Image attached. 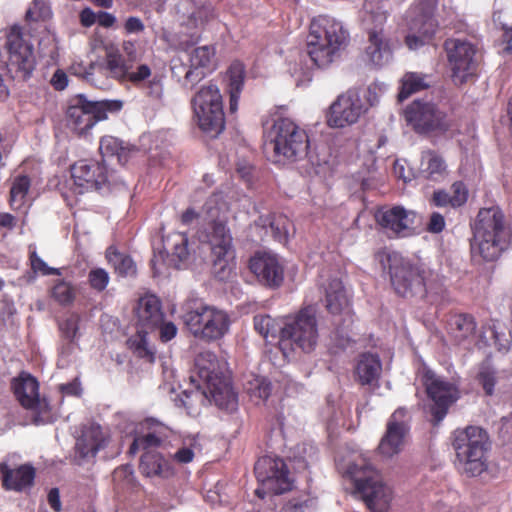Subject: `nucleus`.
<instances>
[{
	"label": "nucleus",
	"instance_id": "nucleus-25",
	"mask_svg": "<svg viewBox=\"0 0 512 512\" xmlns=\"http://www.w3.org/2000/svg\"><path fill=\"white\" fill-rule=\"evenodd\" d=\"M94 108L93 101L82 94L72 98L65 113L67 127L78 135L86 134L99 122Z\"/></svg>",
	"mask_w": 512,
	"mask_h": 512
},
{
	"label": "nucleus",
	"instance_id": "nucleus-44",
	"mask_svg": "<svg viewBox=\"0 0 512 512\" xmlns=\"http://www.w3.org/2000/svg\"><path fill=\"white\" fill-rule=\"evenodd\" d=\"M163 439L164 436L158 431L137 435L129 447V453L136 454L139 450L154 451L153 448L159 447Z\"/></svg>",
	"mask_w": 512,
	"mask_h": 512
},
{
	"label": "nucleus",
	"instance_id": "nucleus-31",
	"mask_svg": "<svg viewBox=\"0 0 512 512\" xmlns=\"http://www.w3.org/2000/svg\"><path fill=\"white\" fill-rule=\"evenodd\" d=\"M382 371V363L377 354L371 352L361 353L354 366L355 380L361 385H371L377 381Z\"/></svg>",
	"mask_w": 512,
	"mask_h": 512
},
{
	"label": "nucleus",
	"instance_id": "nucleus-19",
	"mask_svg": "<svg viewBox=\"0 0 512 512\" xmlns=\"http://www.w3.org/2000/svg\"><path fill=\"white\" fill-rule=\"evenodd\" d=\"M444 49L452 70V77L460 83H464L477 69V48L471 42L464 39H447Z\"/></svg>",
	"mask_w": 512,
	"mask_h": 512
},
{
	"label": "nucleus",
	"instance_id": "nucleus-5",
	"mask_svg": "<svg viewBox=\"0 0 512 512\" xmlns=\"http://www.w3.org/2000/svg\"><path fill=\"white\" fill-rule=\"evenodd\" d=\"M376 258L388 270L391 285L403 298H424L430 289L432 271L425 265L413 263L397 252L378 251Z\"/></svg>",
	"mask_w": 512,
	"mask_h": 512
},
{
	"label": "nucleus",
	"instance_id": "nucleus-37",
	"mask_svg": "<svg viewBox=\"0 0 512 512\" xmlns=\"http://www.w3.org/2000/svg\"><path fill=\"white\" fill-rule=\"evenodd\" d=\"M428 75L419 72H406L401 79L398 100L404 101L412 94L429 88Z\"/></svg>",
	"mask_w": 512,
	"mask_h": 512
},
{
	"label": "nucleus",
	"instance_id": "nucleus-13",
	"mask_svg": "<svg viewBox=\"0 0 512 512\" xmlns=\"http://www.w3.org/2000/svg\"><path fill=\"white\" fill-rule=\"evenodd\" d=\"M198 127L211 137L225 129L222 95L215 84L202 86L191 101Z\"/></svg>",
	"mask_w": 512,
	"mask_h": 512
},
{
	"label": "nucleus",
	"instance_id": "nucleus-45",
	"mask_svg": "<svg viewBox=\"0 0 512 512\" xmlns=\"http://www.w3.org/2000/svg\"><path fill=\"white\" fill-rule=\"evenodd\" d=\"M30 188V179L23 175L17 177L10 190V205L13 209H20Z\"/></svg>",
	"mask_w": 512,
	"mask_h": 512
},
{
	"label": "nucleus",
	"instance_id": "nucleus-47",
	"mask_svg": "<svg viewBox=\"0 0 512 512\" xmlns=\"http://www.w3.org/2000/svg\"><path fill=\"white\" fill-rule=\"evenodd\" d=\"M290 220L283 214L273 213L270 229L273 237L279 241L284 242L287 240L289 232Z\"/></svg>",
	"mask_w": 512,
	"mask_h": 512
},
{
	"label": "nucleus",
	"instance_id": "nucleus-29",
	"mask_svg": "<svg viewBox=\"0 0 512 512\" xmlns=\"http://www.w3.org/2000/svg\"><path fill=\"white\" fill-rule=\"evenodd\" d=\"M0 474L5 490L22 491L32 486L35 479V469L29 464L12 469L6 463H0Z\"/></svg>",
	"mask_w": 512,
	"mask_h": 512
},
{
	"label": "nucleus",
	"instance_id": "nucleus-10",
	"mask_svg": "<svg viewBox=\"0 0 512 512\" xmlns=\"http://www.w3.org/2000/svg\"><path fill=\"white\" fill-rule=\"evenodd\" d=\"M318 338L316 310L312 306H306L295 315L285 318L279 349L285 357L296 348L309 353L316 348Z\"/></svg>",
	"mask_w": 512,
	"mask_h": 512
},
{
	"label": "nucleus",
	"instance_id": "nucleus-53",
	"mask_svg": "<svg viewBox=\"0 0 512 512\" xmlns=\"http://www.w3.org/2000/svg\"><path fill=\"white\" fill-rule=\"evenodd\" d=\"M452 208L461 207L467 202L468 190L462 181H456L451 186Z\"/></svg>",
	"mask_w": 512,
	"mask_h": 512
},
{
	"label": "nucleus",
	"instance_id": "nucleus-58",
	"mask_svg": "<svg viewBox=\"0 0 512 512\" xmlns=\"http://www.w3.org/2000/svg\"><path fill=\"white\" fill-rule=\"evenodd\" d=\"M144 29V23L139 17L130 16L124 23V30L127 34L141 33Z\"/></svg>",
	"mask_w": 512,
	"mask_h": 512
},
{
	"label": "nucleus",
	"instance_id": "nucleus-35",
	"mask_svg": "<svg viewBox=\"0 0 512 512\" xmlns=\"http://www.w3.org/2000/svg\"><path fill=\"white\" fill-rule=\"evenodd\" d=\"M105 257L118 276L133 277L136 275L137 267L131 256L120 252L114 246L107 248Z\"/></svg>",
	"mask_w": 512,
	"mask_h": 512
},
{
	"label": "nucleus",
	"instance_id": "nucleus-52",
	"mask_svg": "<svg viewBox=\"0 0 512 512\" xmlns=\"http://www.w3.org/2000/svg\"><path fill=\"white\" fill-rule=\"evenodd\" d=\"M29 261L31 270L34 273H41L42 275H61V271L58 268L49 267L37 254L35 250L30 251Z\"/></svg>",
	"mask_w": 512,
	"mask_h": 512
},
{
	"label": "nucleus",
	"instance_id": "nucleus-21",
	"mask_svg": "<svg viewBox=\"0 0 512 512\" xmlns=\"http://www.w3.org/2000/svg\"><path fill=\"white\" fill-rule=\"evenodd\" d=\"M404 117L417 133L446 132L450 127L446 114L429 102L413 101L406 107Z\"/></svg>",
	"mask_w": 512,
	"mask_h": 512
},
{
	"label": "nucleus",
	"instance_id": "nucleus-26",
	"mask_svg": "<svg viewBox=\"0 0 512 512\" xmlns=\"http://www.w3.org/2000/svg\"><path fill=\"white\" fill-rule=\"evenodd\" d=\"M109 435L98 424L84 426L76 440L75 454L79 464L94 459L100 450L107 447Z\"/></svg>",
	"mask_w": 512,
	"mask_h": 512
},
{
	"label": "nucleus",
	"instance_id": "nucleus-2",
	"mask_svg": "<svg viewBox=\"0 0 512 512\" xmlns=\"http://www.w3.org/2000/svg\"><path fill=\"white\" fill-rule=\"evenodd\" d=\"M349 43L350 33L341 21L328 15H318L311 20L306 51L318 68L329 67Z\"/></svg>",
	"mask_w": 512,
	"mask_h": 512
},
{
	"label": "nucleus",
	"instance_id": "nucleus-28",
	"mask_svg": "<svg viewBox=\"0 0 512 512\" xmlns=\"http://www.w3.org/2000/svg\"><path fill=\"white\" fill-rule=\"evenodd\" d=\"M367 59L376 66H382L392 57L391 40L383 27L375 26L367 30L364 48Z\"/></svg>",
	"mask_w": 512,
	"mask_h": 512
},
{
	"label": "nucleus",
	"instance_id": "nucleus-38",
	"mask_svg": "<svg viewBox=\"0 0 512 512\" xmlns=\"http://www.w3.org/2000/svg\"><path fill=\"white\" fill-rule=\"evenodd\" d=\"M100 153L103 157L116 156L120 164L124 165L135 149L124 146L123 142L113 136H104L100 140L99 145Z\"/></svg>",
	"mask_w": 512,
	"mask_h": 512
},
{
	"label": "nucleus",
	"instance_id": "nucleus-23",
	"mask_svg": "<svg viewBox=\"0 0 512 512\" xmlns=\"http://www.w3.org/2000/svg\"><path fill=\"white\" fill-rule=\"evenodd\" d=\"M70 172L75 191L79 194L99 190L109 182L106 165L93 159L78 160L71 166Z\"/></svg>",
	"mask_w": 512,
	"mask_h": 512
},
{
	"label": "nucleus",
	"instance_id": "nucleus-16",
	"mask_svg": "<svg viewBox=\"0 0 512 512\" xmlns=\"http://www.w3.org/2000/svg\"><path fill=\"white\" fill-rule=\"evenodd\" d=\"M421 382L428 398L433 402L430 412L436 425L445 418L450 406L459 399V389L454 383L438 376L427 366L421 369Z\"/></svg>",
	"mask_w": 512,
	"mask_h": 512
},
{
	"label": "nucleus",
	"instance_id": "nucleus-4",
	"mask_svg": "<svg viewBox=\"0 0 512 512\" xmlns=\"http://www.w3.org/2000/svg\"><path fill=\"white\" fill-rule=\"evenodd\" d=\"M225 363L211 351L200 352L195 358V375L191 376L196 387L205 397H211L223 410L234 411L238 405L237 394L224 374Z\"/></svg>",
	"mask_w": 512,
	"mask_h": 512
},
{
	"label": "nucleus",
	"instance_id": "nucleus-61",
	"mask_svg": "<svg viewBox=\"0 0 512 512\" xmlns=\"http://www.w3.org/2000/svg\"><path fill=\"white\" fill-rule=\"evenodd\" d=\"M50 82L55 90L62 91L68 85V77L63 70L57 69L53 74Z\"/></svg>",
	"mask_w": 512,
	"mask_h": 512
},
{
	"label": "nucleus",
	"instance_id": "nucleus-17",
	"mask_svg": "<svg viewBox=\"0 0 512 512\" xmlns=\"http://www.w3.org/2000/svg\"><path fill=\"white\" fill-rule=\"evenodd\" d=\"M371 94L372 91L368 88L364 95L368 103L363 101L360 92L356 89H350L339 95L330 105L327 125L332 128H343L356 123L360 116L374 105L370 99Z\"/></svg>",
	"mask_w": 512,
	"mask_h": 512
},
{
	"label": "nucleus",
	"instance_id": "nucleus-49",
	"mask_svg": "<svg viewBox=\"0 0 512 512\" xmlns=\"http://www.w3.org/2000/svg\"><path fill=\"white\" fill-rule=\"evenodd\" d=\"M51 15L49 7L43 0H33L32 5L28 8L25 14L27 21H44Z\"/></svg>",
	"mask_w": 512,
	"mask_h": 512
},
{
	"label": "nucleus",
	"instance_id": "nucleus-40",
	"mask_svg": "<svg viewBox=\"0 0 512 512\" xmlns=\"http://www.w3.org/2000/svg\"><path fill=\"white\" fill-rule=\"evenodd\" d=\"M254 329L263 338L272 340L282 338L284 321L272 318L267 314H258L253 318Z\"/></svg>",
	"mask_w": 512,
	"mask_h": 512
},
{
	"label": "nucleus",
	"instance_id": "nucleus-56",
	"mask_svg": "<svg viewBox=\"0 0 512 512\" xmlns=\"http://www.w3.org/2000/svg\"><path fill=\"white\" fill-rule=\"evenodd\" d=\"M445 228V219L439 212H433L427 224V231L430 233H440Z\"/></svg>",
	"mask_w": 512,
	"mask_h": 512
},
{
	"label": "nucleus",
	"instance_id": "nucleus-7",
	"mask_svg": "<svg viewBox=\"0 0 512 512\" xmlns=\"http://www.w3.org/2000/svg\"><path fill=\"white\" fill-rule=\"evenodd\" d=\"M452 447L456 465L467 477H477L488 469L489 435L479 426H467L453 432Z\"/></svg>",
	"mask_w": 512,
	"mask_h": 512
},
{
	"label": "nucleus",
	"instance_id": "nucleus-54",
	"mask_svg": "<svg viewBox=\"0 0 512 512\" xmlns=\"http://www.w3.org/2000/svg\"><path fill=\"white\" fill-rule=\"evenodd\" d=\"M499 438L505 444H512V413L501 419Z\"/></svg>",
	"mask_w": 512,
	"mask_h": 512
},
{
	"label": "nucleus",
	"instance_id": "nucleus-48",
	"mask_svg": "<svg viewBox=\"0 0 512 512\" xmlns=\"http://www.w3.org/2000/svg\"><path fill=\"white\" fill-rule=\"evenodd\" d=\"M479 385L482 386L487 396H492L497 382L496 371L489 366H482L476 376Z\"/></svg>",
	"mask_w": 512,
	"mask_h": 512
},
{
	"label": "nucleus",
	"instance_id": "nucleus-62",
	"mask_svg": "<svg viewBox=\"0 0 512 512\" xmlns=\"http://www.w3.org/2000/svg\"><path fill=\"white\" fill-rule=\"evenodd\" d=\"M193 459L194 451L190 447H181L173 455V460L180 464L190 463Z\"/></svg>",
	"mask_w": 512,
	"mask_h": 512
},
{
	"label": "nucleus",
	"instance_id": "nucleus-20",
	"mask_svg": "<svg viewBox=\"0 0 512 512\" xmlns=\"http://www.w3.org/2000/svg\"><path fill=\"white\" fill-rule=\"evenodd\" d=\"M375 221L388 238L408 236L415 229L417 214L402 206H383L376 210Z\"/></svg>",
	"mask_w": 512,
	"mask_h": 512
},
{
	"label": "nucleus",
	"instance_id": "nucleus-57",
	"mask_svg": "<svg viewBox=\"0 0 512 512\" xmlns=\"http://www.w3.org/2000/svg\"><path fill=\"white\" fill-rule=\"evenodd\" d=\"M431 203L437 207H452V198L447 191L439 189L433 192Z\"/></svg>",
	"mask_w": 512,
	"mask_h": 512
},
{
	"label": "nucleus",
	"instance_id": "nucleus-11",
	"mask_svg": "<svg viewBox=\"0 0 512 512\" xmlns=\"http://www.w3.org/2000/svg\"><path fill=\"white\" fill-rule=\"evenodd\" d=\"M347 473L356 491L372 512H386L392 500V491L380 480L376 469L360 457L349 465Z\"/></svg>",
	"mask_w": 512,
	"mask_h": 512
},
{
	"label": "nucleus",
	"instance_id": "nucleus-42",
	"mask_svg": "<svg viewBox=\"0 0 512 512\" xmlns=\"http://www.w3.org/2000/svg\"><path fill=\"white\" fill-rule=\"evenodd\" d=\"M50 297L59 305L67 307L76 299L75 286L64 279H57L49 290Z\"/></svg>",
	"mask_w": 512,
	"mask_h": 512
},
{
	"label": "nucleus",
	"instance_id": "nucleus-14",
	"mask_svg": "<svg viewBox=\"0 0 512 512\" xmlns=\"http://www.w3.org/2000/svg\"><path fill=\"white\" fill-rule=\"evenodd\" d=\"M438 0H418L407 12L408 28L404 42L411 50H417L431 42L436 35L439 22L435 17Z\"/></svg>",
	"mask_w": 512,
	"mask_h": 512
},
{
	"label": "nucleus",
	"instance_id": "nucleus-9",
	"mask_svg": "<svg viewBox=\"0 0 512 512\" xmlns=\"http://www.w3.org/2000/svg\"><path fill=\"white\" fill-rule=\"evenodd\" d=\"M182 319L193 336L205 342L220 340L230 327L226 311L198 300H189L183 305Z\"/></svg>",
	"mask_w": 512,
	"mask_h": 512
},
{
	"label": "nucleus",
	"instance_id": "nucleus-6",
	"mask_svg": "<svg viewBox=\"0 0 512 512\" xmlns=\"http://www.w3.org/2000/svg\"><path fill=\"white\" fill-rule=\"evenodd\" d=\"M122 50L126 58L118 50H109L105 55L104 68L110 78L120 84L130 83L136 88H141L148 80L147 96L154 100L162 97L163 89L159 81L155 78L149 80L152 76V69L147 64H139L133 69V63L136 61V45L134 41L124 40Z\"/></svg>",
	"mask_w": 512,
	"mask_h": 512
},
{
	"label": "nucleus",
	"instance_id": "nucleus-12",
	"mask_svg": "<svg viewBox=\"0 0 512 512\" xmlns=\"http://www.w3.org/2000/svg\"><path fill=\"white\" fill-rule=\"evenodd\" d=\"M138 329L132 335L127 344L133 354L145 360L148 363H154L156 351L149 346L147 335L157 330L163 322L164 313L161 307V301L155 295H145L141 297L137 305Z\"/></svg>",
	"mask_w": 512,
	"mask_h": 512
},
{
	"label": "nucleus",
	"instance_id": "nucleus-8",
	"mask_svg": "<svg viewBox=\"0 0 512 512\" xmlns=\"http://www.w3.org/2000/svg\"><path fill=\"white\" fill-rule=\"evenodd\" d=\"M264 147L271 149L275 161H297L307 155L309 137L304 128L288 117H278L266 133Z\"/></svg>",
	"mask_w": 512,
	"mask_h": 512
},
{
	"label": "nucleus",
	"instance_id": "nucleus-22",
	"mask_svg": "<svg viewBox=\"0 0 512 512\" xmlns=\"http://www.w3.org/2000/svg\"><path fill=\"white\" fill-rule=\"evenodd\" d=\"M6 48L9 52L8 65L11 70L28 78L35 68L33 47L24 38L22 28L14 25L7 33Z\"/></svg>",
	"mask_w": 512,
	"mask_h": 512
},
{
	"label": "nucleus",
	"instance_id": "nucleus-55",
	"mask_svg": "<svg viewBox=\"0 0 512 512\" xmlns=\"http://www.w3.org/2000/svg\"><path fill=\"white\" fill-rule=\"evenodd\" d=\"M160 334V340L164 343L172 340L177 334V327L173 322H163L157 328Z\"/></svg>",
	"mask_w": 512,
	"mask_h": 512
},
{
	"label": "nucleus",
	"instance_id": "nucleus-15",
	"mask_svg": "<svg viewBox=\"0 0 512 512\" xmlns=\"http://www.w3.org/2000/svg\"><path fill=\"white\" fill-rule=\"evenodd\" d=\"M11 389L20 405L32 412V422L43 425L55 421V413L50 402L40 397L39 382L29 373L22 372L11 382Z\"/></svg>",
	"mask_w": 512,
	"mask_h": 512
},
{
	"label": "nucleus",
	"instance_id": "nucleus-41",
	"mask_svg": "<svg viewBox=\"0 0 512 512\" xmlns=\"http://www.w3.org/2000/svg\"><path fill=\"white\" fill-rule=\"evenodd\" d=\"M316 508V497H313L309 492H298L283 504L280 512H314Z\"/></svg>",
	"mask_w": 512,
	"mask_h": 512
},
{
	"label": "nucleus",
	"instance_id": "nucleus-32",
	"mask_svg": "<svg viewBox=\"0 0 512 512\" xmlns=\"http://www.w3.org/2000/svg\"><path fill=\"white\" fill-rule=\"evenodd\" d=\"M228 77V93H229V110L235 113L238 110L239 98L244 87L245 66L240 61L231 63L227 70Z\"/></svg>",
	"mask_w": 512,
	"mask_h": 512
},
{
	"label": "nucleus",
	"instance_id": "nucleus-51",
	"mask_svg": "<svg viewBox=\"0 0 512 512\" xmlns=\"http://www.w3.org/2000/svg\"><path fill=\"white\" fill-rule=\"evenodd\" d=\"M80 318L77 314H71L59 323V330L62 337L69 341H73L79 330Z\"/></svg>",
	"mask_w": 512,
	"mask_h": 512
},
{
	"label": "nucleus",
	"instance_id": "nucleus-43",
	"mask_svg": "<svg viewBox=\"0 0 512 512\" xmlns=\"http://www.w3.org/2000/svg\"><path fill=\"white\" fill-rule=\"evenodd\" d=\"M163 247L167 253H171L180 261L188 257V237L182 232H172L163 238Z\"/></svg>",
	"mask_w": 512,
	"mask_h": 512
},
{
	"label": "nucleus",
	"instance_id": "nucleus-18",
	"mask_svg": "<svg viewBox=\"0 0 512 512\" xmlns=\"http://www.w3.org/2000/svg\"><path fill=\"white\" fill-rule=\"evenodd\" d=\"M254 473L262 486L272 494H283L292 488L289 469L280 457H260L254 465Z\"/></svg>",
	"mask_w": 512,
	"mask_h": 512
},
{
	"label": "nucleus",
	"instance_id": "nucleus-3",
	"mask_svg": "<svg viewBox=\"0 0 512 512\" xmlns=\"http://www.w3.org/2000/svg\"><path fill=\"white\" fill-rule=\"evenodd\" d=\"M512 247V227L499 207L481 209L477 215L471 250L485 261H495Z\"/></svg>",
	"mask_w": 512,
	"mask_h": 512
},
{
	"label": "nucleus",
	"instance_id": "nucleus-39",
	"mask_svg": "<svg viewBox=\"0 0 512 512\" xmlns=\"http://www.w3.org/2000/svg\"><path fill=\"white\" fill-rule=\"evenodd\" d=\"M448 326L455 338L464 340L475 334L477 324L471 314L460 313L450 317Z\"/></svg>",
	"mask_w": 512,
	"mask_h": 512
},
{
	"label": "nucleus",
	"instance_id": "nucleus-33",
	"mask_svg": "<svg viewBox=\"0 0 512 512\" xmlns=\"http://www.w3.org/2000/svg\"><path fill=\"white\" fill-rule=\"evenodd\" d=\"M214 54V49L209 46L195 48L190 55V68L185 73V79L191 83L200 81L205 74L199 69L208 68Z\"/></svg>",
	"mask_w": 512,
	"mask_h": 512
},
{
	"label": "nucleus",
	"instance_id": "nucleus-60",
	"mask_svg": "<svg viewBox=\"0 0 512 512\" xmlns=\"http://www.w3.org/2000/svg\"><path fill=\"white\" fill-rule=\"evenodd\" d=\"M493 20L495 23H499L504 30V40L507 43L505 50L512 53V26L510 28L506 27L504 23L501 22L500 12L493 13Z\"/></svg>",
	"mask_w": 512,
	"mask_h": 512
},
{
	"label": "nucleus",
	"instance_id": "nucleus-46",
	"mask_svg": "<svg viewBox=\"0 0 512 512\" xmlns=\"http://www.w3.org/2000/svg\"><path fill=\"white\" fill-rule=\"evenodd\" d=\"M90 288L98 293L106 290L109 282V273L104 268H93L88 272L87 276Z\"/></svg>",
	"mask_w": 512,
	"mask_h": 512
},
{
	"label": "nucleus",
	"instance_id": "nucleus-63",
	"mask_svg": "<svg viewBox=\"0 0 512 512\" xmlns=\"http://www.w3.org/2000/svg\"><path fill=\"white\" fill-rule=\"evenodd\" d=\"M116 22V18L111 13L100 11L97 14V23L104 28L112 27Z\"/></svg>",
	"mask_w": 512,
	"mask_h": 512
},
{
	"label": "nucleus",
	"instance_id": "nucleus-24",
	"mask_svg": "<svg viewBox=\"0 0 512 512\" xmlns=\"http://www.w3.org/2000/svg\"><path fill=\"white\" fill-rule=\"evenodd\" d=\"M249 269L265 287L277 289L284 282V265L276 254L256 252L249 260Z\"/></svg>",
	"mask_w": 512,
	"mask_h": 512
},
{
	"label": "nucleus",
	"instance_id": "nucleus-64",
	"mask_svg": "<svg viewBox=\"0 0 512 512\" xmlns=\"http://www.w3.org/2000/svg\"><path fill=\"white\" fill-rule=\"evenodd\" d=\"M80 21L83 26L90 27L97 22V14L90 8H85L80 13Z\"/></svg>",
	"mask_w": 512,
	"mask_h": 512
},
{
	"label": "nucleus",
	"instance_id": "nucleus-50",
	"mask_svg": "<svg viewBox=\"0 0 512 512\" xmlns=\"http://www.w3.org/2000/svg\"><path fill=\"white\" fill-rule=\"evenodd\" d=\"M93 105L99 121H102L107 118L108 113L119 112L123 108V101L117 99L93 101Z\"/></svg>",
	"mask_w": 512,
	"mask_h": 512
},
{
	"label": "nucleus",
	"instance_id": "nucleus-1",
	"mask_svg": "<svg viewBox=\"0 0 512 512\" xmlns=\"http://www.w3.org/2000/svg\"><path fill=\"white\" fill-rule=\"evenodd\" d=\"M203 210L209 221L207 240L211 246L213 273L216 278L224 281L234 269L232 236L227 227L230 205L222 192H215L206 200Z\"/></svg>",
	"mask_w": 512,
	"mask_h": 512
},
{
	"label": "nucleus",
	"instance_id": "nucleus-59",
	"mask_svg": "<svg viewBox=\"0 0 512 512\" xmlns=\"http://www.w3.org/2000/svg\"><path fill=\"white\" fill-rule=\"evenodd\" d=\"M94 68V63H90L88 66H83L82 64L74 63L70 67V71L74 75L81 76L86 80H90L93 75Z\"/></svg>",
	"mask_w": 512,
	"mask_h": 512
},
{
	"label": "nucleus",
	"instance_id": "nucleus-36",
	"mask_svg": "<svg viewBox=\"0 0 512 512\" xmlns=\"http://www.w3.org/2000/svg\"><path fill=\"white\" fill-rule=\"evenodd\" d=\"M325 302L327 310L339 314L348 304V299L340 279H331L325 286Z\"/></svg>",
	"mask_w": 512,
	"mask_h": 512
},
{
	"label": "nucleus",
	"instance_id": "nucleus-30",
	"mask_svg": "<svg viewBox=\"0 0 512 512\" xmlns=\"http://www.w3.org/2000/svg\"><path fill=\"white\" fill-rule=\"evenodd\" d=\"M139 470L145 477L168 479L175 474L171 459L165 458L157 451H146L142 454Z\"/></svg>",
	"mask_w": 512,
	"mask_h": 512
},
{
	"label": "nucleus",
	"instance_id": "nucleus-27",
	"mask_svg": "<svg viewBox=\"0 0 512 512\" xmlns=\"http://www.w3.org/2000/svg\"><path fill=\"white\" fill-rule=\"evenodd\" d=\"M405 416L406 410L404 408L396 409L390 416L386 432L378 446V450L382 455L392 457L402 450L404 438L408 432V427L403 421Z\"/></svg>",
	"mask_w": 512,
	"mask_h": 512
},
{
	"label": "nucleus",
	"instance_id": "nucleus-34",
	"mask_svg": "<svg viewBox=\"0 0 512 512\" xmlns=\"http://www.w3.org/2000/svg\"><path fill=\"white\" fill-rule=\"evenodd\" d=\"M421 167L424 177L439 181L447 175V164L444 158L434 150H426L421 154Z\"/></svg>",
	"mask_w": 512,
	"mask_h": 512
}]
</instances>
